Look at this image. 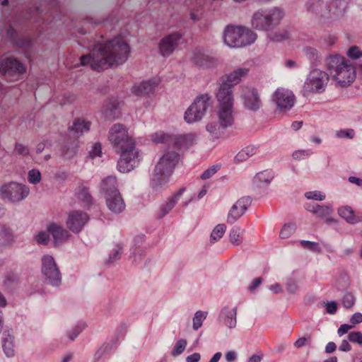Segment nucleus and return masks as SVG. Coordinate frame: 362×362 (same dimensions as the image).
<instances>
[{"instance_id":"obj_1","label":"nucleus","mask_w":362,"mask_h":362,"mask_svg":"<svg viewBox=\"0 0 362 362\" xmlns=\"http://www.w3.org/2000/svg\"><path fill=\"white\" fill-rule=\"evenodd\" d=\"M130 47L122 37L95 44L91 52L80 57L81 65L102 71L125 63L129 57Z\"/></svg>"},{"instance_id":"obj_2","label":"nucleus","mask_w":362,"mask_h":362,"mask_svg":"<svg viewBox=\"0 0 362 362\" xmlns=\"http://www.w3.org/2000/svg\"><path fill=\"white\" fill-rule=\"evenodd\" d=\"M348 0H312L307 9L322 23H331L341 18L346 11Z\"/></svg>"},{"instance_id":"obj_3","label":"nucleus","mask_w":362,"mask_h":362,"mask_svg":"<svg viewBox=\"0 0 362 362\" xmlns=\"http://www.w3.org/2000/svg\"><path fill=\"white\" fill-rule=\"evenodd\" d=\"M285 17V11L277 6L259 8L255 11L250 18L252 29L269 32L276 29Z\"/></svg>"},{"instance_id":"obj_4","label":"nucleus","mask_w":362,"mask_h":362,"mask_svg":"<svg viewBox=\"0 0 362 362\" xmlns=\"http://www.w3.org/2000/svg\"><path fill=\"white\" fill-rule=\"evenodd\" d=\"M327 69L332 79L340 87H346L356 78L355 68L339 55L329 56L326 60Z\"/></svg>"},{"instance_id":"obj_5","label":"nucleus","mask_w":362,"mask_h":362,"mask_svg":"<svg viewBox=\"0 0 362 362\" xmlns=\"http://www.w3.org/2000/svg\"><path fill=\"white\" fill-rule=\"evenodd\" d=\"M223 42L230 48H241L252 45L257 35L252 29L244 26L227 25L223 31Z\"/></svg>"},{"instance_id":"obj_6","label":"nucleus","mask_w":362,"mask_h":362,"mask_svg":"<svg viewBox=\"0 0 362 362\" xmlns=\"http://www.w3.org/2000/svg\"><path fill=\"white\" fill-rule=\"evenodd\" d=\"M108 139L117 153L137 148L135 139L122 124L117 123L112 126L109 131Z\"/></svg>"},{"instance_id":"obj_7","label":"nucleus","mask_w":362,"mask_h":362,"mask_svg":"<svg viewBox=\"0 0 362 362\" xmlns=\"http://www.w3.org/2000/svg\"><path fill=\"white\" fill-rule=\"evenodd\" d=\"M329 81V75L326 71L317 68L312 69L304 82L303 95L309 96L324 93Z\"/></svg>"},{"instance_id":"obj_8","label":"nucleus","mask_w":362,"mask_h":362,"mask_svg":"<svg viewBox=\"0 0 362 362\" xmlns=\"http://www.w3.org/2000/svg\"><path fill=\"white\" fill-rule=\"evenodd\" d=\"M179 155L174 151H167L160 158L154 169L152 185L156 187L168 177L178 163Z\"/></svg>"},{"instance_id":"obj_9","label":"nucleus","mask_w":362,"mask_h":362,"mask_svg":"<svg viewBox=\"0 0 362 362\" xmlns=\"http://www.w3.org/2000/svg\"><path fill=\"white\" fill-rule=\"evenodd\" d=\"M210 101L211 96L207 93L198 95L186 110L185 121L187 123H193L201 120L211 105Z\"/></svg>"},{"instance_id":"obj_10","label":"nucleus","mask_w":362,"mask_h":362,"mask_svg":"<svg viewBox=\"0 0 362 362\" xmlns=\"http://www.w3.org/2000/svg\"><path fill=\"white\" fill-rule=\"evenodd\" d=\"M0 193L4 199L16 203L25 199L28 196L30 189L25 185L11 182L1 186Z\"/></svg>"},{"instance_id":"obj_11","label":"nucleus","mask_w":362,"mask_h":362,"mask_svg":"<svg viewBox=\"0 0 362 362\" xmlns=\"http://www.w3.org/2000/svg\"><path fill=\"white\" fill-rule=\"evenodd\" d=\"M272 101L279 112H286L291 110L296 103V97L289 89L277 88L272 95Z\"/></svg>"},{"instance_id":"obj_12","label":"nucleus","mask_w":362,"mask_h":362,"mask_svg":"<svg viewBox=\"0 0 362 362\" xmlns=\"http://www.w3.org/2000/svg\"><path fill=\"white\" fill-rule=\"evenodd\" d=\"M42 272L46 280L52 286H58L60 284L61 274L53 257L48 255L42 257Z\"/></svg>"},{"instance_id":"obj_13","label":"nucleus","mask_w":362,"mask_h":362,"mask_svg":"<svg viewBox=\"0 0 362 362\" xmlns=\"http://www.w3.org/2000/svg\"><path fill=\"white\" fill-rule=\"evenodd\" d=\"M240 97L244 107L250 111L256 112L262 107V100L257 88L252 86H243L241 88Z\"/></svg>"},{"instance_id":"obj_14","label":"nucleus","mask_w":362,"mask_h":362,"mask_svg":"<svg viewBox=\"0 0 362 362\" xmlns=\"http://www.w3.org/2000/svg\"><path fill=\"white\" fill-rule=\"evenodd\" d=\"M117 162V169L122 173L134 170L140 161V153L138 148L120 153Z\"/></svg>"},{"instance_id":"obj_15","label":"nucleus","mask_w":362,"mask_h":362,"mask_svg":"<svg viewBox=\"0 0 362 362\" xmlns=\"http://www.w3.org/2000/svg\"><path fill=\"white\" fill-rule=\"evenodd\" d=\"M182 35L179 33H173L164 36L158 43L159 53L164 57H169L177 47Z\"/></svg>"},{"instance_id":"obj_16","label":"nucleus","mask_w":362,"mask_h":362,"mask_svg":"<svg viewBox=\"0 0 362 362\" xmlns=\"http://www.w3.org/2000/svg\"><path fill=\"white\" fill-rule=\"evenodd\" d=\"M0 71L12 76L21 75L25 73L26 66L16 58L9 57L1 59Z\"/></svg>"},{"instance_id":"obj_17","label":"nucleus","mask_w":362,"mask_h":362,"mask_svg":"<svg viewBox=\"0 0 362 362\" xmlns=\"http://www.w3.org/2000/svg\"><path fill=\"white\" fill-rule=\"evenodd\" d=\"M217 107H233L234 97L231 87L228 83H221L216 93Z\"/></svg>"},{"instance_id":"obj_18","label":"nucleus","mask_w":362,"mask_h":362,"mask_svg":"<svg viewBox=\"0 0 362 362\" xmlns=\"http://www.w3.org/2000/svg\"><path fill=\"white\" fill-rule=\"evenodd\" d=\"M251 204L249 197H242L231 207L227 216V222L233 224L236 222L245 212Z\"/></svg>"},{"instance_id":"obj_19","label":"nucleus","mask_w":362,"mask_h":362,"mask_svg":"<svg viewBox=\"0 0 362 362\" xmlns=\"http://www.w3.org/2000/svg\"><path fill=\"white\" fill-rule=\"evenodd\" d=\"M88 216L85 212L73 211L68 216L67 227L74 233H78L88 221Z\"/></svg>"},{"instance_id":"obj_20","label":"nucleus","mask_w":362,"mask_h":362,"mask_svg":"<svg viewBox=\"0 0 362 362\" xmlns=\"http://www.w3.org/2000/svg\"><path fill=\"white\" fill-rule=\"evenodd\" d=\"M47 230L52 235L55 246L61 245L70 237V234L66 230L56 223L49 224L47 226Z\"/></svg>"},{"instance_id":"obj_21","label":"nucleus","mask_w":362,"mask_h":362,"mask_svg":"<svg viewBox=\"0 0 362 362\" xmlns=\"http://www.w3.org/2000/svg\"><path fill=\"white\" fill-rule=\"evenodd\" d=\"M216 119L223 127H230L234 122L233 107H217Z\"/></svg>"},{"instance_id":"obj_22","label":"nucleus","mask_w":362,"mask_h":362,"mask_svg":"<svg viewBox=\"0 0 362 362\" xmlns=\"http://www.w3.org/2000/svg\"><path fill=\"white\" fill-rule=\"evenodd\" d=\"M106 204L108 209L115 214L121 213L125 208L124 202L119 191H115L106 197Z\"/></svg>"},{"instance_id":"obj_23","label":"nucleus","mask_w":362,"mask_h":362,"mask_svg":"<svg viewBox=\"0 0 362 362\" xmlns=\"http://www.w3.org/2000/svg\"><path fill=\"white\" fill-rule=\"evenodd\" d=\"M226 127H223L216 119H211L206 124V130L212 141L221 139Z\"/></svg>"},{"instance_id":"obj_24","label":"nucleus","mask_w":362,"mask_h":362,"mask_svg":"<svg viewBox=\"0 0 362 362\" xmlns=\"http://www.w3.org/2000/svg\"><path fill=\"white\" fill-rule=\"evenodd\" d=\"M249 69L243 67L238 68L226 76V79L222 83H228L230 87L239 83L243 78L247 76Z\"/></svg>"},{"instance_id":"obj_25","label":"nucleus","mask_w":362,"mask_h":362,"mask_svg":"<svg viewBox=\"0 0 362 362\" xmlns=\"http://www.w3.org/2000/svg\"><path fill=\"white\" fill-rule=\"evenodd\" d=\"M185 188L180 189L166 204L160 207L157 213V218H162L167 215L175 206L180 197L185 192Z\"/></svg>"},{"instance_id":"obj_26","label":"nucleus","mask_w":362,"mask_h":362,"mask_svg":"<svg viewBox=\"0 0 362 362\" xmlns=\"http://www.w3.org/2000/svg\"><path fill=\"white\" fill-rule=\"evenodd\" d=\"M338 214L347 223L354 224L362 221V217L354 214V210L349 206H343L338 209Z\"/></svg>"},{"instance_id":"obj_27","label":"nucleus","mask_w":362,"mask_h":362,"mask_svg":"<svg viewBox=\"0 0 362 362\" xmlns=\"http://www.w3.org/2000/svg\"><path fill=\"white\" fill-rule=\"evenodd\" d=\"M2 347L5 354L8 357H12L15 354L13 336L10 330H6L3 333Z\"/></svg>"},{"instance_id":"obj_28","label":"nucleus","mask_w":362,"mask_h":362,"mask_svg":"<svg viewBox=\"0 0 362 362\" xmlns=\"http://www.w3.org/2000/svg\"><path fill=\"white\" fill-rule=\"evenodd\" d=\"M236 313L237 308H233L231 309L224 308L221 313V320L226 326L231 329L236 326Z\"/></svg>"},{"instance_id":"obj_29","label":"nucleus","mask_w":362,"mask_h":362,"mask_svg":"<svg viewBox=\"0 0 362 362\" xmlns=\"http://www.w3.org/2000/svg\"><path fill=\"white\" fill-rule=\"evenodd\" d=\"M194 61L196 64L203 67H210L218 62L216 57L200 52L195 54Z\"/></svg>"},{"instance_id":"obj_30","label":"nucleus","mask_w":362,"mask_h":362,"mask_svg":"<svg viewBox=\"0 0 362 362\" xmlns=\"http://www.w3.org/2000/svg\"><path fill=\"white\" fill-rule=\"evenodd\" d=\"M274 179V173L271 170L258 173L254 177V183L258 187L269 185Z\"/></svg>"},{"instance_id":"obj_31","label":"nucleus","mask_w":362,"mask_h":362,"mask_svg":"<svg viewBox=\"0 0 362 362\" xmlns=\"http://www.w3.org/2000/svg\"><path fill=\"white\" fill-rule=\"evenodd\" d=\"M257 152V147L255 146H247L236 154L235 156V160L238 163L247 160L250 158L255 156Z\"/></svg>"},{"instance_id":"obj_32","label":"nucleus","mask_w":362,"mask_h":362,"mask_svg":"<svg viewBox=\"0 0 362 362\" xmlns=\"http://www.w3.org/2000/svg\"><path fill=\"white\" fill-rule=\"evenodd\" d=\"M116 178L109 176L103 180L101 182V190L105 194V198L112 194H115V191H118L116 187Z\"/></svg>"},{"instance_id":"obj_33","label":"nucleus","mask_w":362,"mask_h":362,"mask_svg":"<svg viewBox=\"0 0 362 362\" xmlns=\"http://www.w3.org/2000/svg\"><path fill=\"white\" fill-rule=\"evenodd\" d=\"M90 123L82 119H76L70 127V131L75 135L80 136L90 129Z\"/></svg>"},{"instance_id":"obj_34","label":"nucleus","mask_w":362,"mask_h":362,"mask_svg":"<svg viewBox=\"0 0 362 362\" xmlns=\"http://www.w3.org/2000/svg\"><path fill=\"white\" fill-rule=\"evenodd\" d=\"M197 139L196 134L189 133L180 135L177 138V143L180 147L188 148L194 145Z\"/></svg>"},{"instance_id":"obj_35","label":"nucleus","mask_w":362,"mask_h":362,"mask_svg":"<svg viewBox=\"0 0 362 362\" xmlns=\"http://www.w3.org/2000/svg\"><path fill=\"white\" fill-rule=\"evenodd\" d=\"M226 230V226L223 223L216 225L210 235V242L214 243L219 240Z\"/></svg>"},{"instance_id":"obj_36","label":"nucleus","mask_w":362,"mask_h":362,"mask_svg":"<svg viewBox=\"0 0 362 362\" xmlns=\"http://www.w3.org/2000/svg\"><path fill=\"white\" fill-rule=\"evenodd\" d=\"M304 54L308 60L312 63H317L320 59V55L315 48L306 47L303 49Z\"/></svg>"},{"instance_id":"obj_37","label":"nucleus","mask_w":362,"mask_h":362,"mask_svg":"<svg viewBox=\"0 0 362 362\" xmlns=\"http://www.w3.org/2000/svg\"><path fill=\"white\" fill-rule=\"evenodd\" d=\"M77 197L78 199L83 202L86 204H90L92 202V197L90 194L88 188L85 187H80L77 192Z\"/></svg>"},{"instance_id":"obj_38","label":"nucleus","mask_w":362,"mask_h":362,"mask_svg":"<svg viewBox=\"0 0 362 362\" xmlns=\"http://www.w3.org/2000/svg\"><path fill=\"white\" fill-rule=\"evenodd\" d=\"M240 229L238 227L231 228L229 233L230 242L235 245H239L242 241L240 239Z\"/></svg>"},{"instance_id":"obj_39","label":"nucleus","mask_w":362,"mask_h":362,"mask_svg":"<svg viewBox=\"0 0 362 362\" xmlns=\"http://www.w3.org/2000/svg\"><path fill=\"white\" fill-rule=\"evenodd\" d=\"M206 317V313L198 310L195 313L194 317H193V328L197 330L202 327L203 321Z\"/></svg>"},{"instance_id":"obj_40","label":"nucleus","mask_w":362,"mask_h":362,"mask_svg":"<svg viewBox=\"0 0 362 362\" xmlns=\"http://www.w3.org/2000/svg\"><path fill=\"white\" fill-rule=\"evenodd\" d=\"M171 136L163 132H157L151 135V140L155 144L168 142Z\"/></svg>"},{"instance_id":"obj_41","label":"nucleus","mask_w":362,"mask_h":362,"mask_svg":"<svg viewBox=\"0 0 362 362\" xmlns=\"http://www.w3.org/2000/svg\"><path fill=\"white\" fill-rule=\"evenodd\" d=\"M289 32L286 30H280L273 33L270 39L273 42H280L289 38Z\"/></svg>"},{"instance_id":"obj_42","label":"nucleus","mask_w":362,"mask_h":362,"mask_svg":"<svg viewBox=\"0 0 362 362\" xmlns=\"http://www.w3.org/2000/svg\"><path fill=\"white\" fill-rule=\"evenodd\" d=\"M296 228V225L293 223L285 224L280 231L279 235L281 238H288L294 233Z\"/></svg>"},{"instance_id":"obj_43","label":"nucleus","mask_w":362,"mask_h":362,"mask_svg":"<svg viewBox=\"0 0 362 362\" xmlns=\"http://www.w3.org/2000/svg\"><path fill=\"white\" fill-rule=\"evenodd\" d=\"M332 212L330 207L327 206H320L316 204V210L313 211V214L321 218H325L329 216Z\"/></svg>"},{"instance_id":"obj_44","label":"nucleus","mask_w":362,"mask_h":362,"mask_svg":"<svg viewBox=\"0 0 362 362\" xmlns=\"http://www.w3.org/2000/svg\"><path fill=\"white\" fill-rule=\"evenodd\" d=\"M187 341L185 339L178 340L172 351V355L176 356L181 354L185 351Z\"/></svg>"},{"instance_id":"obj_45","label":"nucleus","mask_w":362,"mask_h":362,"mask_svg":"<svg viewBox=\"0 0 362 362\" xmlns=\"http://www.w3.org/2000/svg\"><path fill=\"white\" fill-rule=\"evenodd\" d=\"M221 168L220 165H214L206 170L200 176L202 180H207L215 175Z\"/></svg>"},{"instance_id":"obj_46","label":"nucleus","mask_w":362,"mask_h":362,"mask_svg":"<svg viewBox=\"0 0 362 362\" xmlns=\"http://www.w3.org/2000/svg\"><path fill=\"white\" fill-rule=\"evenodd\" d=\"M28 180L32 184H37L41 180V173L37 169H32L28 172Z\"/></svg>"},{"instance_id":"obj_47","label":"nucleus","mask_w":362,"mask_h":362,"mask_svg":"<svg viewBox=\"0 0 362 362\" xmlns=\"http://www.w3.org/2000/svg\"><path fill=\"white\" fill-rule=\"evenodd\" d=\"M348 339L351 342L362 345V333L361 332H351L348 335Z\"/></svg>"},{"instance_id":"obj_48","label":"nucleus","mask_w":362,"mask_h":362,"mask_svg":"<svg viewBox=\"0 0 362 362\" xmlns=\"http://www.w3.org/2000/svg\"><path fill=\"white\" fill-rule=\"evenodd\" d=\"M308 199L322 201L325 199V195L320 191H313L306 192L305 194Z\"/></svg>"},{"instance_id":"obj_49","label":"nucleus","mask_w":362,"mask_h":362,"mask_svg":"<svg viewBox=\"0 0 362 362\" xmlns=\"http://www.w3.org/2000/svg\"><path fill=\"white\" fill-rule=\"evenodd\" d=\"M354 297L350 293H346L344 295L342 298V304L346 308H351L354 305Z\"/></svg>"},{"instance_id":"obj_50","label":"nucleus","mask_w":362,"mask_h":362,"mask_svg":"<svg viewBox=\"0 0 362 362\" xmlns=\"http://www.w3.org/2000/svg\"><path fill=\"white\" fill-rule=\"evenodd\" d=\"M300 245L310 250L315 251V252H321L320 247L319 246V244L316 242H311L308 240H302L300 242Z\"/></svg>"},{"instance_id":"obj_51","label":"nucleus","mask_w":362,"mask_h":362,"mask_svg":"<svg viewBox=\"0 0 362 362\" xmlns=\"http://www.w3.org/2000/svg\"><path fill=\"white\" fill-rule=\"evenodd\" d=\"M18 282V277L16 274L11 272L8 274L4 280V284L7 287H11L13 284Z\"/></svg>"},{"instance_id":"obj_52","label":"nucleus","mask_w":362,"mask_h":362,"mask_svg":"<svg viewBox=\"0 0 362 362\" xmlns=\"http://www.w3.org/2000/svg\"><path fill=\"white\" fill-rule=\"evenodd\" d=\"M346 54L349 58L356 59L362 56V51L358 47L354 46L347 50Z\"/></svg>"},{"instance_id":"obj_53","label":"nucleus","mask_w":362,"mask_h":362,"mask_svg":"<svg viewBox=\"0 0 362 362\" xmlns=\"http://www.w3.org/2000/svg\"><path fill=\"white\" fill-rule=\"evenodd\" d=\"M151 90V85L147 83H142L135 88V92L137 95H142L147 93Z\"/></svg>"},{"instance_id":"obj_54","label":"nucleus","mask_w":362,"mask_h":362,"mask_svg":"<svg viewBox=\"0 0 362 362\" xmlns=\"http://www.w3.org/2000/svg\"><path fill=\"white\" fill-rule=\"evenodd\" d=\"M35 238L38 243L43 245L47 244L49 240V235L44 231L38 233Z\"/></svg>"},{"instance_id":"obj_55","label":"nucleus","mask_w":362,"mask_h":362,"mask_svg":"<svg viewBox=\"0 0 362 362\" xmlns=\"http://www.w3.org/2000/svg\"><path fill=\"white\" fill-rule=\"evenodd\" d=\"M14 151L16 153L21 156H28L29 154L28 148L20 143L16 144Z\"/></svg>"},{"instance_id":"obj_56","label":"nucleus","mask_w":362,"mask_h":362,"mask_svg":"<svg viewBox=\"0 0 362 362\" xmlns=\"http://www.w3.org/2000/svg\"><path fill=\"white\" fill-rule=\"evenodd\" d=\"M12 240L11 233L7 230H2L0 232V241L1 243L4 245L9 243Z\"/></svg>"},{"instance_id":"obj_57","label":"nucleus","mask_w":362,"mask_h":362,"mask_svg":"<svg viewBox=\"0 0 362 362\" xmlns=\"http://www.w3.org/2000/svg\"><path fill=\"white\" fill-rule=\"evenodd\" d=\"M354 132L353 129L340 130V131L337 132V136L339 138H349V139H352L354 137Z\"/></svg>"},{"instance_id":"obj_58","label":"nucleus","mask_w":362,"mask_h":362,"mask_svg":"<svg viewBox=\"0 0 362 362\" xmlns=\"http://www.w3.org/2000/svg\"><path fill=\"white\" fill-rule=\"evenodd\" d=\"M310 341V336L303 337L296 341L294 345L296 348L299 349L308 344Z\"/></svg>"},{"instance_id":"obj_59","label":"nucleus","mask_w":362,"mask_h":362,"mask_svg":"<svg viewBox=\"0 0 362 362\" xmlns=\"http://www.w3.org/2000/svg\"><path fill=\"white\" fill-rule=\"evenodd\" d=\"M91 157L100 156L101 153V146L98 143H95L93 146L92 149L89 152Z\"/></svg>"},{"instance_id":"obj_60","label":"nucleus","mask_w":362,"mask_h":362,"mask_svg":"<svg viewBox=\"0 0 362 362\" xmlns=\"http://www.w3.org/2000/svg\"><path fill=\"white\" fill-rule=\"evenodd\" d=\"M353 327H354V325H351L349 324H343L339 327V329L337 330V333L341 337V336L345 334L346 333H347L349 332V330L352 329Z\"/></svg>"},{"instance_id":"obj_61","label":"nucleus","mask_w":362,"mask_h":362,"mask_svg":"<svg viewBox=\"0 0 362 362\" xmlns=\"http://www.w3.org/2000/svg\"><path fill=\"white\" fill-rule=\"evenodd\" d=\"M337 310V304L334 301L327 302L326 304V310L329 314H334Z\"/></svg>"},{"instance_id":"obj_62","label":"nucleus","mask_w":362,"mask_h":362,"mask_svg":"<svg viewBox=\"0 0 362 362\" xmlns=\"http://www.w3.org/2000/svg\"><path fill=\"white\" fill-rule=\"evenodd\" d=\"M350 322L352 324L351 325H355L356 324L362 322V314L361 313H354L351 319Z\"/></svg>"},{"instance_id":"obj_63","label":"nucleus","mask_w":362,"mask_h":362,"mask_svg":"<svg viewBox=\"0 0 362 362\" xmlns=\"http://www.w3.org/2000/svg\"><path fill=\"white\" fill-rule=\"evenodd\" d=\"M310 154L309 151L306 150H298L293 153V158L294 159H300L302 156H308Z\"/></svg>"},{"instance_id":"obj_64","label":"nucleus","mask_w":362,"mask_h":362,"mask_svg":"<svg viewBox=\"0 0 362 362\" xmlns=\"http://www.w3.org/2000/svg\"><path fill=\"white\" fill-rule=\"evenodd\" d=\"M201 358L199 353H194L186 358L187 362H198Z\"/></svg>"}]
</instances>
